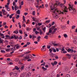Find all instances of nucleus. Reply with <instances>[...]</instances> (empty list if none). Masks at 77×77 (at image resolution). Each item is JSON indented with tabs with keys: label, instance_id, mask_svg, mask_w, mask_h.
<instances>
[{
	"label": "nucleus",
	"instance_id": "20",
	"mask_svg": "<svg viewBox=\"0 0 77 77\" xmlns=\"http://www.w3.org/2000/svg\"><path fill=\"white\" fill-rule=\"evenodd\" d=\"M25 76V73H23L20 75V77H24Z\"/></svg>",
	"mask_w": 77,
	"mask_h": 77
},
{
	"label": "nucleus",
	"instance_id": "28",
	"mask_svg": "<svg viewBox=\"0 0 77 77\" xmlns=\"http://www.w3.org/2000/svg\"><path fill=\"white\" fill-rule=\"evenodd\" d=\"M24 68V66H21V68H20L21 70H23Z\"/></svg>",
	"mask_w": 77,
	"mask_h": 77
},
{
	"label": "nucleus",
	"instance_id": "33",
	"mask_svg": "<svg viewBox=\"0 0 77 77\" xmlns=\"http://www.w3.org/2000/svg\"><path fill=\"white\" fill-rule=\"evenodd\" d=\"M23 21H25V22H26V20L25 19V17H24V16H23Z\"/></svg>",
	"mask_w": 77,
	"mask_h": 77
},
{
	"label": "nucleus",
	"instance_id": "21",
	"mask_svg": "<svg viewBox=\"0 0 77 77\" xmlns=\"http://www.w3.org/2000/svg\"><path fill=\"white\" fill-rule=\"evenodd\" d=\"M42 69H43V71H46V70H47V69L45 68L44 66L42 67Z\"/></svg>",
	"mask_w": 77,
	"mask_h": 77
},
{
	"label": "nucleus",
	"instance_id": "38",
	"mask_svg": "<svg viewBox=\"0 0 77 77\" xmlns=\"http://www.w3.org/2000/svg\"><path fill=\"white\" fill-rule=\"evenodd\" d=\"M45 63L44 62L42 64H41V66H42V65H43V66H45Z\"/></svg>",
	"mask_w": 77,
	"mask_h": 77
},
{
	"label": "nucleus",
	"instance_id": "34",
	"mask_svg": "<svg viewBox=\"0 0 77 77\" xmlns=\"http://www.w3.org/2000/svg\"><path fill=\"white\" fill-rule=\"evenodd\" d=\"M15 68L16 69H17V70H18L20 68H19L17 66H16L15 67Z\"/></svg>",
	"mask_w": 77,
	"mask_h": 77
},
{
	"label": "nucleus",
	"instance_id": "57",
	"mask_svg": "<svg viewBox=\"0 0 77 77\" xmlns=\"http://www.w3.org/2000/svg\"><path fill=\"white\" fill-rule=\"evenodd\" d=\"M5 29H7V28H8V26L7 25H5Z\"/></svg>",
	"mask_w": 77,
	"mask_h": 77
},
{
	"label": "nucleus",
	"instance_id": "18",
	"mask_svg": "<svg viewBox=\"0 0 77 77\" xmlns=\"http://www.w3.org/2000/svg\"><path fill=\"white\" fill-rule=\"evenodd\" d=\"M13 36L14 37V39H17L18 38V37L17 35H13Z\"/></svg>",
	"mask_w": 77,
	"mask_h": 77
},
{
	"label": "nucleus",
	"instance_id": "6",
	"mask_svg": "<svg viewBox=\"0 0 77 77\" xmlns=\"http://www.w3.org/2000/svg\"><path fill=\"white\" fill-rule=\"evenodd\" d=\"M77 37L76 36L75 37V38L73 40V42L74 44H76L77 43Z\"/></svg>",
	"mask_w": 77,
	"mask_h": 77
},
{
	"label": "nucleus",
	"instance_id": "37",
	"mask_svg": "<svg viewBox=\"0 0 77 77\" xmlns=\"http://www.w3.org/2000/svg\"><path fill=\"white\" fill-rule=\"evenodd\" d=\"M63 35L65 38H67V37L68 36L67 35H66V34H64Z\"/></svg>",
	"mask_w": 77,
	"mask_h": 77
},
{
	"label": "nucleus",
	"instance_id": "4",
	"mask_svg": "<svg viewBox=\"0 0 77 77\" xmlns=\"http://www.w3.org/2000/svg\"><path fill=\"white\" fill-rule=\"evenodd\" d=\"M14 47H15L16 49H20L21 48V45H19V44H17L14 45Z\"/></svg>",
	"mask_w": 77,
	"mask_h": 77
},
{
	"label": "nucleus",
	"instance_id": "8",
	"mask_svg": "<svg viewBox=\"0 0 77 77\" xmlns=\"http://www.w3.org/2000/svg\"><path fill=\"white\" fill-rule=\"evenodd\" d=\"M32 20L33 21H35V22H38V19L36 17H32Z\"/></svg>",
	"mask_w": 77,
	"mask_h": 77
},
{
	"label": "nucleus",
	"instance_id": "44",
	"mask_svg": "<svg viewBox=\"0 0 77 77\" xmlns=\"http://www.w3.org/2000/svg\"><path fill=\"white\" fill-rule=\"evenodd\" d=\"M62 29H65V26H61Z\"/></svg>",
	"mask_w": 77,
	"mask_h": 77
},
{
	"label": "nucleus",
	"instance_id": "59",
	"mask_svg": "<svg viewBox=\"0 0 77 77\" xmlns=\"http://www.w3.org/2000/svg\"><path fill=\"white\" fill-rule=\"evenodd\" d=\"M18 60H19V59L18 58H17L15 60L16 62H18Z\"/></svg>",
	"mask_w": 77,
	"mask_h": 77
},
{
	"label": "nucleus",
	"instance_id": "49",
	"mask_svg": "<svg viewBox=\"0 0 77 77\" xmlns=\"http://www.w3.org/2000/svg\"><path fill=\"white\" fill-rule=\"evenodd\" d=\"M7 10L8 11H10L11 10L10 9V8L8 7V8H7Z\"/></svg>",
	"mask_w": 77,
	"mask_h": 77
},
{
	"label": "nucleus",
	"instance_id": "46",
	"mask_svg": "<svg viewBox=\"0 0 77 77\" xmlns=\"http://www.w3.org/2000/svg\"><path fill=\"white\" fill-rule=\"evenodd\" d=\"M55 28V26H52V27L50 29H51H51H52V30H54V28Z\"/></svg>",
	"mask_w": 77,
	"mask_h": 77
},
{
	"label": "nucleus",
	"instance_id": "51",
	"mask_svg": "<svg viewBox=\"0 0 77 77\" xmlns=\"http://www.w3.org/2000/svg\"><path fill=\"white\" fill-rule=\"evenodd\" d=\"M54 65H57V61H54Z\"/></svg>",
	"mask_w": 77,
	"mask_h": 77
},
{
	"label": "nucleus",
	"instance_id": "52",
	"mask_svg": "<svg viewBox=\"0 0 77 77\" xmlns=\"http://www.w3.org/2000/svg\"><path fill=\"white\" fill-rule=\"evenodd\" d=\"M18 39H20V40L21 39H22V37L21 36H20L19 38H18Z\"/></svg>",
	"mask_w": 77,
	"mask_h": 77
},
{
	"label": "nucleus",
	"instance_id": "22",
	"mask_svg": "<svg viewBox=\"0 0 77 77\" xmlns=\"http://www.w3.org/2000/svg\"><path fill=\"white\" fill-rule=\"evenodd\" d=\"M37 37L34 35V34H32V39H35V38H36Z\"/></svg>",
	"mask_w": 77,
	"mask_h": 77
},
{
	"label": "nucleus",
	"instance_id": "50",
	"mask_svg": "<svg viewBox=\"0 0 77 77\" xmlns=\"http://www.w3.org/2000/svg\"><path fill=\"white\" fill-rule=\"evenodd\" d=\"M20 18V15H17V17H16V19H18V18Z\"/></svg>",
	"mask_w": 77,
	"mask_h": 77
},
{
	"label": "nucleus",
	"instance_id": "42",
	"mask_svg": "<svg viewBox=\"0 0 77 77\" xmlns=\"http://www.w3.org/2000/svg\"><path fill=\"white\" fill-rule=\"evenodd\" d=\"M77 55H75V56L74 57L73 59L74 60L76 59H77Z\"/></svg>",
	"mask_w": 77,
	"mask_h": 77
},
{
	"label": "nucleus",
	"instance_id": "25",
	"mask_svg": "<svg viewBox=\"0 0 77 77\" xmlns=\"http://www.w3.org/2000/svg\"><path fill=\"white\" fill-rule=\"evenodd\" d=\"M17 13L18 14L20 15V10H17Z\"/></svg>",
	"mask_w": 77,
	"mask_h": 77
},
{
	"label": "nucleus",
	"instance_id": "17",
	"mask_svg": "<svg viewBox=\"0 0 77 77\" xmlns=\"http://www.w3.org/2000/svg\"><path fill=\"white\" fill-rule=\"evenodd\" d=\"M3 41H4V40H3V39H2V38H0V44H2Z\"/></svg>",
	"mask_w": 77,
	"mask_h": 77
},
{
	"label": "nucleus",
	"instance_id": "5",
	"mask_svg": "<svg viewBox=\"0 0 77 77\" xmlns=\"http://www.w3.org/2000/svg\"><path fill=\"white\" fill-rule=\"evenodd\" d=\"M24 58L23 59V60H27V59H28L29 57V56L28 55L27 56H26V57H24Z\"/></svg>",
	"mask_w": 77,
	"mask_h": 77
},
{
	"label": "nucleus",
	"instance_id": "27",
	"mask_svg": "<svg viewBox=\"0 0 77 77\" xmlns=\"http://www.w3.org/2000/svg\"><path fill=\"white\" fill-rule=\"evenodd\" d=\"M74 73H77V69H75L74 71H73Z\"/></svg>",
	"mask_w": 77,
	"mask_h": 77
},
{
	"label": "nucleus",
	"instance_id": "55",
	"mask_svg": "<svg viewBox=\"0 0 77 77\" xmlns=\"http://www.w3.org/2000/svg\"><path fill=\"white\" fill-rule=\"evenodd\" d=\"M5 25H6V22H4L3 23V26H5Z\"/></svg>",
	"mask_w": 77,
	"mask_h": 77
},
{
	"label": "nucleus",
	"instance_id": "62",
	"mask_svg": "<svg viewBox=\"0 0 77 77\" xmlns=\"http://www.w3.org/2000/svg\"><path fill=\"white\" fill-rule=\"evenodd\" d=\"M47 48H50V45L47 46Z\"/></svg>",
	"mask_w": 77,
	"mask_h": 77
},
{
	"label": "nucleus",
	"instance_id": "29",
	"mask_svg": "<svg viewBox=\"0 0 77 77\" xmlns=\"http://www.w3.org/2000/svg\"><path fill=\"white\" fill-rule=\"evenodd\" d=\"M50 22V20H46L45 22V23H49Z\"/></svg>",
	"mask_w": 77,
	"mask_h": 77
},
{
	"label": "nucleus",
	"instance_id": "3",
	"mask_svg": "<svg viewBox=\"0 0 77 77\" xmlns=\"http://www.w3.org/2000/svg\"><path fill=\"white\" fill-rule=\"evenodd\" d=\"M67 51L69 53H70V52H71V53H72V52H74V53H76L77 52V51L75 50L74 51L73 49H67Z\"/></svg>",
	"mask_w": 77,
	"mask_h": 77
},
{
	"label": "nucleus",
	"instance_id": "19",
	"mask_svg": "<svg viewBox=\"0 0 77 77\" xmlns=\"http://www.w3.org/2000/svg\"><path fill=\"white\" fill-rule=\"evenodd\" d=\"M33 64H30V65L29 66V68L30 69H31V68H32V67H33Z\"/></svg>",
	"mask_w": 77,
	"mask_h": 77
},
{
	"label": "nucleus",
	"instance_id": "24",
	"mask_svg": "<svg viewBox=\"0 0 77 77\" xmlns=\"http://www.w3.org/2000/svg\"><path fill=\"white\" fill-rule=\"evenodd\" d=\"M52 50H53V52H54V53H56V49H54V48H52Z\"/></svg>",
	"mask_w": 77,
	"mask_h": 77
},
{
	"label": "nucleus",
	"instance_id": "23",
	"mask_svg": "<svg viewBox=\"0 0 77 77\" xmlns=\"http://www.w3.org/2000/svg\"><path fill=\"white\" fill-rule=\"evenodd\" d=\"M14 33H16V34H17V33H18V31L16 30L14 31L13 32Z\"/></svg>",
	"mask_w": 77,
	"mask_h": 77
},
{
	"label": "nucleus",
	"instance_id": "13",
	"mask_svg": "<svg viewBox=\"0 0 77 77\" xmlns=\"http://www.w3.org/2000/svg\"><path fill=\"white\" fill-rule=\"evenodd\" d=\"M49 54L50 56L52 57H54V54L52 53H49Z\"/></svg>",
	"mask_w": 77,
	"mask_h": 77
},
{
	"label": "nucleus",
	"instance_id": "31",
	"mask_svg": "<svg viewBox=\"0 0 77 77\" xmlns=\"http://www.w3.org/2000/svg\"><path fill=\"white\" fill-rule=\"evenodd\" d=\"M23 31L22 30L20 29L19 30V33H20V34H23Z\"/></svg>",
	"mask_w": 77,
	"mask_h": 77
},
{
	"label": "nucleus",
	"instance_id": "16",
	"mask_svg": "<svg viewBox=\"0 0 77 77\" xmlns=\"http://www.w3.org/2000/svg\"><path fill=\"white\" fill-rule=\"evenodd\" d=\"M66 56L67 57L68 59H71V55L69 54H66Z\"/></svg>",
	"mask_w": 77,
	"mask_h": 77
},
{
	"label": "nucleus",
	"instance_id": "54",
	"mask_svg": "<svg viewBox=\"0 0 77 77\" xmlns=\"http://www.w3.org/2000/svg\"><path fill=\"white\" fill-rule=\"evenodd\" d=\"M75 26H73L72 27V28L73 29H75Z\"/></svg>",
	"mask_w": 77,
	"mask_h": 77
},
{
	"label": "nucleus",
	"instance_id": "9",
	"mask_svg": "<svg viewBox=\"0 0 77 77\" xmlns=\"http://www.w3.org/2000/svg\"><path fill=\"white\" fill-rule=\"evenodd\" d=\"M51 32H52L51 29H49V31L48 32L46 33V35H50V33H51Z\"/></svg>",
	"mask_w": 77,
	"mask_h": 77
},
{
	"label": "nucleus",
	"instance_id": "60",
	"mask_svg": "<svg viewBox=\"0 0 77 77\" xmlns=\"http://www.w3.org/2000/svg\"><path fill=\"white\" fill-rule=\"evenodd\" d=\"M49 51H50V53H51V52H52V50L51 49H50Z\"/></svg>",
	"mask_w": 77,
	"mask_h": 77
},
{
	"label": "nucleus",
	"instance_id": "15",
	"mask_svg": "<svg viewBox=\"0 0 77 77\" xmlns=\"http://www.w3.org/2000/svg\"><path fill=\"white\" fill-rule=\"evenodd\" d=\"M13 74H14V76H16V77H17L18 76V74H17V73L16 72H13Z\"/></svg>",
	"mask_w": 77,
	"mask_h": 77
},
{
	"label": "nucleus",
	"instance_id": "7",
	"mask_svg": "<svg viewBox=\"0 0 77 77\" xmlns=\"http://www.w3.org/2000/svg\"><path fill=\"white\" fill-rule=\"evenodd\" d=\"M0 36H1V38H2V39H4V38H5V36L3 35V34L0 33Z\"/></svg>",
	"mask_w": 77,
	"mask_h": 77
},
{
	"label": "nucleus",
	"instance_id": "32",
	"mask_svg": "<svg viewBox=\"0 0 77 77\" xmlns=\"http://www.w3.org/2000/svg\"><path fill=\"white\" fill-rule=\"evenodd\" d=\"M22 61V60H19V64L20 65H21V61Z\"/></svg>",
	"mask_w": 77,
	"mask_h": 77
},
{
	"label": "nucleus",
	"instance_id": "12",
	"mask_svg": "<svg viewBox=\"0 0 77 77\" xmlns=\"http://www.w3.org/2000/svg\"><path fill=\"white\" fill-rule=\"evenodd\" d=\"M2 11V14L4 15H6V14L5 13V10L3 9Z\"/></svg>",
	"mask_w": 77,
	"mask_h": 77
},
{
	"label": "nucleus",
	"instance_id": "53",
	"mask_svg": "<svg viewBox=\"0 0 77 77\" xmlns=\"http://www.w3.org/2000/svg\"><path fill=\"white\" fill-rule=\"evenodd\" d=\"M5 37H6V38H9V35H6Z\"/></svg>",
	"mask_w": 77,
	"mask_h": 77
},
{
	"label": "nucleus",
	"instance_id": "58",
	"mask_svg": "<svg viewBox=\"0 0 77 77\" xmlns=\"http://www.w3.org/2000/svg\"><path fill=\"white\" fill-rule=\"evenodd\" d=\"M32 38V35H29V38H30V39H31V38Z\"/></svg>",
	"mask_w": 77,
	"mask_h": 77
},
{
	"label": "nucleus",
	"instance_id": "36",
	"mask_svg": "<svg viewBox=\"0 0 77 77\" xmlns=\"http://www.w3.org/2000/svg\"><path fill=\"white\" fill-rule=\"evenodd\" d=\"M30 53V51L25 52V54H28V53Z\"/></svg>",
	"mask_w": 77,
	"mask_h": 77
},
{
	"label": "nucleus",
	"instance_id": "14",
	"mask_svg": "<svg viewBox=\"0 0 77 77\" xmlns=\"http://www.w3.org/2000/svg\"><path fill=\"white\" fill-rule=\"evenodd\" d=\"M31 75V73L30 72H28L26 74V77H30Z\"/></svg>",
	"mask_w": 77,
	"mask_h": 77
},
{
	"label": "nucleus",
	"instance_id": "40",
	"mask_svg": "<svg viewBox=\"0 0 77 77\" xmlns=\"http://www.w3.org/2000/svg\"><path fill=\"white\" fill-rule=\"evenodd\" d=\"M51 24H49L48 25V26H47V27H48L49 28L51 27Z\"/></svg>",
	"mask_w": 77,
	"mask_h": 77
},
{
	"label": "nucleus",
	"instance_id": "1",
	"mask_svg": "<svg viewBox=\"0 0 77 77\" xmlns=\"http://www.w3.org/2000/svg\"><path fill=\"white\" fill-rule=\"evenodd\" d=\"M63 2L64 4H60V2H58L55 3L54 5V7L53 8L51 7L52 6H51V9L53 11L52 12L56 15H54V14H53V16L54 18H57L56 16H57V14H66V13L68 12L67 9H66V7L63 5L65 4L66 1L63 0Z\"/></svg>",
	"mask_w": 77,
	"mask_h": 77
},
{
	"label": "nucleus",
	"instance_id": "2",
	"mask_svg": "<svg viewBox=\"0 0 77 77\" xmlns=\"http://www.w3.org/2000/svg\"><path fill=\"white\" fill-rule=\"evenodd\" d=\"M69 11H70L71 12L73 13V14H76L77 12H76V10L74 8V5L69 4Z\"/></svg>",
	"mask_w": 77,
	"mask_h": 77
},
{
	"label": "nucleus",
	"instance_id": "11",
	"mask_svg": "<svg viewBox=\"0 0 77 77\" xmlns=\"http://www.w3.org/2000/svg\"><path fill=\"white\" fill-rule=\"evenodd\" d=\"M57 30V28H55L54 29V30L52 32V30H51L52 32H51L52 33V34H54L56 32V31Z\"/></svg>",
	"mask_w": 77,
	"mask_h": 77
},
{
	"label": "nucleus",
	"instance_id": "61",
	"mask_svg": "<svg viewBox=\"0 0 77 77\" xmlns=\"http://www.w3.org/2000/svg\"><path fill=\"white\" fill-rule=\"evenodd\" d=\"M55 59H59V57L57 56H56Z\"/></svg>",
	"mask_w": 77,
	"mask_h": 77
},
{
	"label": "nucleus",
	"instance_id": "47",
	"mask_svg": "<svg viewBox=\"0 0 77 77\" xmlns=\"http://www.w3.org/2000/svg\"><path fill=\"white\" fill-rule=\"evenodd\" d=\"M38 25L39 26L42 25V23H38Z\"/></svg>",
	"mask_w": 77,
	"mask_h": 77
},
{
	"label": "nucleus",
	"instance_id": "39",
	"mask_svg": "<svg viewBox=\"0 0 77 77\" xmlns=\"http://www.w3.org/2000/svg\"><path fill=\"white\" fill-rule=\"evenodd\" d=\"M65 77H70V76L69 74H67L66 75Z\"/></svg>",
	"mask_w": 77,
	"mask_h": 77
},
{
	"label": "nucleus",
	"instance_id": "43",
	"mask_svg": "<svg viewBox=\"0 0 77 77\" xmlns=\"http://www.w3.org/2000/svg\"><path fill=\"white\" fill-rule=\"evenodd\" d=\"M32 15H35V11H33L32 12Z\"/></svg>",
	"mask_w": 77,
	"mask_h": 77
},
{
	"label": "nucleus",
	"instance_id": "30",
	"mask_svg": "<svg viewBox=\"0 0 77 77\" xmlns=\"http://www.w3.org/2000/svg\"><path fill=\"white\" fill-rule=\"evenodd\" d=\"M18 24L19 26V28L21 29V24H20V23H18Z\"/></svg>",
	"mask_w": 77,
	"mask_h": 77
},
{
	"label": "nucleus",
	"instance_id": "63",
	"mask_svg": "<svg viewBox=\"0 0 77 77\" xmlns=\"http://www.w3.org/2000/svg\"><path fill=\"white\" fill-rule=\"evenodd\" d=\"M56 50L57 51H59V48H56Z\"/></svg>",
	"mask_w": 77,
	"mask_h": 77
},
{
	"label": "nucleus",
	"instance_id": "10",
	"mask_svg": "<svg viewBox=\"0 0 77 77\" xmlns=\"http://www.w3.org/2000/svg\"><path fill=\"white\" fill-rule=\"evenodd\" d=\"M50 44H53L54 46H56L58 45V44L54 43L53 44L52 42H51L50 43Z\"/></svg>",
	"mask_w": 77,
	"mask_h": 77
},
{
	"label": "nucleus",
	"instance_id": "45",
	"mask_svg": "<svg viewBox=\"0 0 77 77\" xmlns=\"http://www.w3.org/2000/svg\"><path fill=\"white\" fill-rule=\"evenodd\" d=\"M48 35H46L44 37V38H45V39H48Z\"/></svg>",
	"mask_w": 77,
	"mask_h": 77
},
{
	"label": "nucleus",
	"instance_id": "41",
	"mask_svg": "<svg viewBox=\"0 0 77 77\" xmlns=\"http://www.w3.org/2000/svg\"><path fill=\"white\" fill-rule=\"evenodd\" d=\"M1 52L5 53V51L3 50H2L1 51Z\"/></svg>",
	"mask_w": 77,
	"mask_h": 77
},
{
	"label": "nucleus",
	"instance_id": "26",
	"mask_svg": "<svg viewBox=\"0 0 77 77\" xmlns=\"http://www.w3.org/2000/svg\"><path fill=\"white\" fill-rule=\"evenodd\" d=\"M11 50L12 51H15V50H16V48H15V47L13 48H12Z\"/></svg>",
	"mask_w": 77,
	"mask_h": 77
},
{
	"label": "nucleus",
	"instance_id": "56",
	"mask_svg": "<svg viewBox=\"0 0 77 77\" xmlns=\"http://www.w3.org/2000/svg\"><path fill=\"white\" fill-rule=\"evenodd\" d=\"M21 5H24V2L23 1H22L21 2Z\"/></svg>",
	"mask_w": 77,
	"mask_h": 77
},
{
	"label": "nucleus",
	"instance_id": "64",
	"mask_svg": "<svg viewBox=\"0 0 77 77\" xmlns=\"http://www.w3.org/2000/svg\"><path fill=\"white\" fill-rule=\"evenodd\" d=\"M24 14L25 15H27L28 14V13H24Z\"/></svg>",
	"mask_w": 77,
	"mask_h": 77
},
{
	"label": "nucleus",
	"instance_id": "48",
	"mask_svg": "<svg viewBox=\"0 0 77 77\" xmlns=\"http://www.w3.org/2000/svg\"><path fill=\"white\" fill-rule=\"evenodd\" d=\"M60 74H57L56 77H60Z\"/></svg>",
	"mask_w": 77,
	"mask_h": 77
},
{
	"label": "nucleus",
	"instance_id": "35",
	"mask_svg": "<svg viewBox=\"0 0 77 77\" xmlns=\"http://www.w3.org/2000/svg\"><path fill=\"white\" fill-rule=\"evenodd\" d=\"M14 19H15V17H13V18H12V21L13 22V23L15 22V20H14Z\"/></svg>",
	"mask_w": 77,
	"mask_h": 77
}]
</instances>
